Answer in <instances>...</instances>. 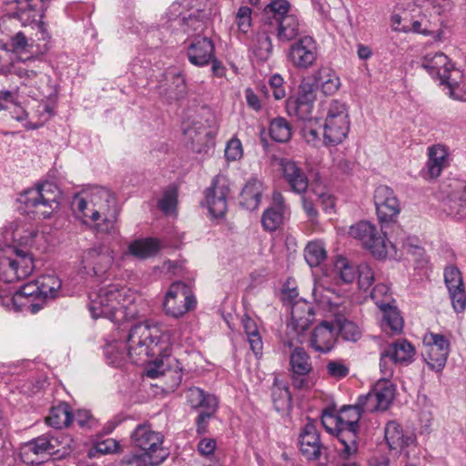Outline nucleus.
<instances>
[{
  "label": "nucleus",
  "mask_w": 466,
  "mask_h": 466,
  "mask_svg": "<svg viewBox=\"0 0 466 466\" xmlns=\"http://www.w3.org/2000/svg\"><path fill=\"white\" fill-rule=\"evenodd\" d=\"M76 218L84 223H96L97 232L107 235L118 233L116 221L119 208L114 195L106 188L95 187L89 191L76 195L72 201Z\"/></svg>",
  "instance_id": "obj_1"
},
{
  "label": "nucleus",
  "mask_w": 466,
  "mask_h": 466,
  "mask_svg": "<svg viewBox=\"0 0 466 466\" xmlns=\"http://www.w3.org/2000/svg\"><path fill=\"white\" fill-rule=\"evenodd\" d=\"M171 333L157 325L141 322L134 325L127 339V356L130 360L138 364L148 358L157 356L160 361L171 355Z\"/></svg>",
  "instance_id": "obj_2"
},
{
  "label": "nucleus",
  "mask_w": 466,
  "mask_h": 466,
  "mask_svg": "<svg viewBox=\"0 0 466 466\" xmlns=\"http://www.w3.org/2000/svg\"><path fill=\"white\" fill-rule=\"evenodd\" d=\"M140 298L131 289L117 284L101 288L90 296L89 310L94 319L105 317L115 322L136 319L139 310L137 301Z\"/></svg>",
  "instance_id": "obj_3"
},
{
  "label": "nucleus",
  "mask_w": 466,
  "mask_h": 466,
  "mask_svg": "<svg viewBox=\"0 0 466 466\" xmlns=\"http://www.w3.org/2000/svg\"><path fill=\"white\" fill-rule=\"evenodd\" d=\"M131 445L140 452H129L123 456L121 464L126 466H158L168 456L164 448V436L154 431L147 422L136 426L130 434Z\"/></svg>",
  "instance_id": "obj_4"
},
{
  "label": "nucleus",
  "mask_w": 466,
  "mask_h": 466,
  "mask_svg": "<svg viewBox=\"0 0 466 466\" xmlns=\"http://www.w3.org/2000/svg\"><path fill=\"white\" fill-rule=\"evenodd\" d=\"M420 5L423 12L420 18L414 19L403 12L406 20L401 26H396V31L431 35L435 41H441L443 32L436 27L441 24L440 16L451 9V0H421Z\"/></svg>",
  "instance_id": "obj_5"
},
{
  "label": "nucleus",
  "mask_w": 466,
  "mask_h": 466,
  "mask_svg": "<svg viewBox=\"0 0 466 466\" xmlns=\"http://www.w3.org/2000/svg\"><path fill=\"white\" fill-rule=\"evenodd\" d=\"M370 413L360 405V396L354 405H344L339 409V416L341 430L339 433V455L341 459H353L359 450L360 420L362 415Z\"/></svg>",
  "instance_id": "obj_6"
},
{
  "label": "nucleus",
  "mask_w": 466,
  "mask_h": 466,
  "mask_svg": "<svg viewBox=\"0 0 466 466\" xmlns=\"http://www.w3.org/2000/svg\"><path fill=\"white\" fill-rule=\"evenodd\" d=\"M60 197L61 192L55 184L45 182L27 189L21 202L27 215L34 218H47L58 208Z\"/></svg>",
  "instance_id": "obj_7"
},
{
  "label": "nucleus",
  "mask_w": 466,
  "mask_h": 466,
  "mask_svg": "<svg viewBox=\"0 0 466 466\" xmlns=\"http://www.w3.org/2000/svg\"><path fill=\"white\" fill-rule=\"evenodd\" d=\"M35 268L32 254L12 245L0 247V281L13 283L31 275Z\"/></svg>",
  "instance_id": "obj_8"
},
{
  "label": "nucleus",
  "mask_w": 466,
  "mask_h": 466,
  "mask_svg": "<svg viewBox=\"0 0 466 466\" xmlns=\"http://www.w3.org/2000/svg\"><path fill=\"white\" fill-rule=\"evenodd\" d=\"M350 235L360 240L362 246L379 259L386 258L390 251L395 249L394 245L388 241L386 234L380 232L376 226L369 221H360L351 226Z\"/></svg>",
  "instance_id": "obj_9"
},
{
  "label": "nucleus",
  "mask_w": 466,
  "mask_h": 466,
  "mask_svg": "<svg viewBox=\"0 0 466 466\" xmlns=\"http://www.w3.org/2000/svg\"><path fill=\"white\" fill-rule=\"evenodd\" d=\"M350 130L349 116L346 105L332 100L328 108L324 124L323 137L326 145L341 143Z\"/></svg>",
  "instance_id": "obj_10"
},
{
  "label": "nucleus",
  "mask_w": 466,
  "mask_h": 466,
  "mask_svg": "<svg viewBox=\"0 0 466 466\" xmlns=\"http://www.w3.org/2000/svg\"><path fill=\"white\" fill-rule=\"evenodd\" d=\"M186 400L193 410H199L196 419L197 432L198 434L206 433L208 422L215 416L218 408L217 397L200 388L191 387L186 391Z\"/></svg>",
  "instance_id": "obj_11"
},
{
  "label": "nucleus",
  "mask_w": 466,
  "mask_h": 466,
  "mask_svg": "<svg viewBox=\"0 0 466 466\" xmlns=\"http://www.w3.org/2000/svg\"><path fill=\"white\" fill-rule=\"evenodd\" d=\"M46 11L45 0H22L10 17L16 18L23 26H35L39 40H47L50 35L46 25L42 21Z\"/></svg>",
  "instance_id": "obj_12"
},
{
  "label": "nucleus",
  "mask_w": 466,
  "mask_h": 466,
  "mask_svg": "<svg viewBox=\"0 0 466 466\" xmlns=\"http://www.w3.org/2000/svg\"><path fill=\"white\" fill-rule=\"evenodd\" d=\"M314 319L312 306L307 301H296L291 307V320L287 327L289 337L285 345L291 348L294 341L302 344L306 338V331Z\"/></svg>",
  "instance_id": "obj_13"
},
{
  "label": "nucleus",
  "mask_w": 466,
  "mask_h": 466,
  "mask_svg": "<svg viewBox=\"0 0 466 466\" xmlns=\"http://www.w3.org/2000/svg\"><path fill=\"white\" fill-rule=\"evenodd\" d=\"M196 304L197 300L191 288L182 281H176L170 285L163 307L167 315L180 318L193 309Z\"/></svg>",
  "instance_id": "obj_14"
},
{
  "label": "nucleus",
  "mask_w": 466,
  "mask_h": 466,
  "mask_svg": "<svg viewBox=\"0 0 466 466\" xmlns=\"http://www.w3.org/2000/svg\"><path fill=\"white\" fill-rule=\"evenodd\" d=\"M114 252L106 245H98L83 251L81 269L90 277L103 278L112 267Z\"/></svg>",
  "instance_id": "obj_15"
},
{
  "label": "nucleus",
  "mask_w": 466,
  "mask_h": 466,
  "mask_svg": "<svg viewBox=\"0 0 466 466\" xmlns=\"http://www.w3.org/2000/svg\"><path fill=\"white\" fill-rule=\"evenodd\" d=\"M294 341L289 354V371L292 384L296 389H309L311 386L310 374L314 371L311 357L304 348Z\"/></svg>",
  "instance_id": "obj_16"
},
{
  "label": "nucleus",
  "mask_w": 466,
  "mask_h": 466,
  "mask_svg": "<svg viewBox=\"0 0 466 466\" xmlns=\"http://www.w3.org/2000/svg\"><path fill=\"white\" fill-rule=\"evenodd\" d=\"M319 56L317 41L310 35L299 36L289 46L288 59L298 69L304 70L316 64Z\"/></svg>",
  "instance_id": "obj_17"
},
{
  "label": "nucleus",
  "mask_w": 466,
  "mask_h": 466,
  "mask_svg": "<svg viewBox=\"0 0 466 466\" xmlns=\"http://www.w3.org/2000/svg\"><path fill=\"white\" fill-rule=\"evenodd\" d=\"M396 386L390 380L380 379L366 395L360 396V405L369 412L384 411L391 405Z\"/></svg>",
  "instance_id": "obj_18"
},
{
  "label": "nucleus",
  "mask_w": 466,
  "mask_h": 466,
  "mask_svg": "<svg viewBox=\"0 0 466 466\" xmlns=\"http://www.w3.org/2000/svg\"><path fill=\"white\" fill-rule=\"evenodd\" d=\"M373 200L380 223L387 224L396 221L400 212V207L392 188L385 185L377 187L374 191Z\"/></svg>",
  "instance_id": "obj_19"
},
{
  "label": "nucleus",
  "mask_w": 466,
  "mask_h": 466,
  "mask_svg": "<svg viewBox=\"0 0 466 466\" xmlns=\"http://www.w3.org/2000/svg\"><path fill=\"white\" fill-rule=\"evenodd\" d=\"M316 95L310 84L304 83L299 86L296 97H290L287 101V111L289 116H295L301 120L309 119Z\"/></svg>",
  "instance_id": "obj_20"
},
{
  "label": "nucleus",
  "mask_w": 466,
  "mask_h": 466,
  "mask_svg": "<svg viewBox=\"0 0 466 466\" xmlns=\"http://www.w3.org/2000/svg\"><path fill=\"white\" fill-rule=\"evenodd\" d=\"M449 355V342L443 335L431 333L423 357L432 370L441 371Z\"/></svg>",
  "instance_id": "obj_21"
},
{
  "label": "nucleus",
  "mask_w": 466,
  "mask_h": 466,
  "mask_svg": "<svg viewBox=\"0 0 466 466\" xmlns=\"http://www.w3.org/2000/svg\"><path fill=\"white\" fill-rule=\"evenodd\" d=\"M215 56V45L211 38L196 35L187 48V57L193 66L203 67L210 64Z\"/></svg>",
  "instance_id": "obj_22"
},
{
  "label": "nucleus",
  "mask_w": 466,
  "mask_h": 466,
  "mask_svg": "<svg viewBox=\"0 0 466 466\" xmlns=\"http://www.w3.org/2000/svg\"><path fill=\"white\" fill-rule=\"evenodd\" d=\"M17 310H27L33 314L44 307V299L40 298L37 280L23 285L11 299Z\"/></svg>",
  "instance_id": "obj_23"
},
{
  "label": "nucleus",
  "mask_w": 466,
  "mask_h": 466,
  "mask_svg": "<svg viewBox=\"0 0 466 466\" xmlns=\"http://www.w3.org/2000/svg\"><path fill=\"white\" fill-rule=\"evenodd\" d=\"M299 447L301 454L309 461H317L325 450L316 425L309 421L301 429L299 436Z\"/></svg>",
  "instance_id": "obj_24"
},
{
  "label": "nucleus",
  "mask_w": 466,
  "mask_h": 466,
  "mask_svg": "<svg viewBox=\"0 0 466 466\" xmlns=\"http://www.w3.org/2000/svg\"><path fill=\"white\" fill-rule=\"evenodd\" d=\"M384 436L390 450L403 451L406 456H409V450L416 448V436L410 432H404L401 425L396 420H390L386 424Z\"/></svg>",
  "instance_id": "obj_25"
},
{
  "label": "nucleus",
  "mask_w": 466,
  "mask_h": 466,
  "mask_svg": "<svg viewBox=\"0 0 466 466\" xmlns=\"http://www.w3.org/2000/svg\"><path fill=\"white\" fill-rule=\"evenodd\" d=\"M283 179L291 192L303 195L309 187V180L304 169L293 160H282L280 163Z\"/></svg>",
  "instance_id": "obj_26"
},
{
  "label": "nucleus",
  "mask_w": 466,
  "mask_h": 466,
  "mask_svg": "<svg viewBox=\"0 0 466 466\" xmlns=\"http://www.w3.org/2000/svg\"><path fill=\"white\" fill-rule=\"evenodd\" d=\"M448 156L447 148L441 144L428 147V160L420 172L421 177L428 181L437 179L449 166Z\"/></svg>",
  "instance_id": "obj_27"
},
{
  "label": "nucleus",
  "mask_w": 466,
  "mask_h": 466,
  "mask_svg": "<svg viewBox=\"0 0 466 466\" xmlns=\"http://www.w3.org/2000/svg\"><path fill=\"white\" fill-rule=\"evenodd\" d=\"M338 331L333 322L322 321L313 329L309 346L319 353H328L335 346Z\"/></svg>",
  "instance_id": "obj_28"
},
{
  "label": "nucleus",
  "mask_w": 466,
  "mask_h": 466,
  "mask_svg": "<svg viewBox=\"0 0 466 466\" xmlns=\"http://www.w3.org/2000/svg\"><path fill=\"white\" fill-rule=\"evenodd\" d=\"M421 66L441 84L447 80L453 70H458L450 58L441 52L427 53L421 59Z\"/></svg>",
  "instance_id": "obj_29"
},
{
  "label": "nucleus",
  "mask_w": 466,
  "mask_h": 466,
  "mask_svg": "<svg viewBox=\"0 0 466 466\" xmlns=\"http://www.w3.org/2000/svg\"><path fill=\"white\" fill-rule=\"evenodd\" d=\"M228 187L217 176L213 178L211 186L206 190V203L210 215L214 218L223 217L228 209L227 195Z\"/></svg>",
  "instance_id": "obj_30"
},
{
  "label": "nucleus",
  "mask_w": 466,
  "mask_h": 466,
  "mask_svg": "<svg viewBox=\"0 0 466 466\" xmlns=\"http://www.w3.org/2000/svg\"><path fill=\"white\" fill-rule=\"evenodd\" d=\"M287 206L280 192L275 191L272 195V206L262 214L261 224L265 230L272 232L278 229L283 222V215Z\"/></svg>",
  "instance_id": "obj_31"
},
{
  "label": "nucleus",
  "mask_w": 466,
  "mask_h": 466,
  "mask_svg": "<svg viewBox=\"0 0 466 466\" xmlns=\"http://www.w3.org/2000/svg\"><path fill=\"white\" fill-rule=\"evenodd\" d=\"M52 445L47 441L45 435L31 440L25 443L21 448V458L25 463L38 464V458L45 455H52Z\"/></svg>",
  "instance_id": "obj_32"
},
{
  "label": "nucleus",
  "mask_w": 466,
  "mask_h": 466,
  "mask_svg": "<svg viewBox=\"0 0 466 466\" xmlns=\"http://www.w3.org/2000/svg\"><path fill=\"white\" fill-rule=\"evenodd\" d=\"M31 58L17 61L9 65L7 72L9 75L17 76L25 86H35L42 78L40 66H30Z\"/></svg>",
  "instance_id": "obj_33"
},
{
  "label": "nucleus",
  "mask_w": 466,
  "mask_h": 466,
  "mask_svg": "<svg viewBox=\"0 0 466 466\" xmlns=\"http://www.w3.org/2000/svg\"><path fill=\"white\" fill-rule=\"evenodd\" d=\"M264 190L265 187L260 179L250 177L240 192L239 204L250 211L257 209L260 204Z\"/></svg>",
  "instance_id": "obj_34"
},
{
  "label": "nucleus",
  "mask_w": 466,
  "mask_h": 466,
  "mask_svg": "<svg viewBox=\"0 0 466 466\" xmlns=\"http://www.w3.org/2000/svg\"><path fill=\"white\" fill-rule=\"evenodd\" d=\"M264 5L265 24L263 26L273 27L280 20L291 13V5L288 0H268Z\"/></svg>",
  "instance_id": "obj_35"
},
{
  "label": "nucleus",
  "mask_w": 466,
  "mask_h": 466,
  "mask_svg": "<svg viewBox=\"0 0 466 466\" xmlns=\"http://www.w3.org/2000/svg\"><path fill=\"white\" fill-rule=\"evenodd\" d=\"M273 28L278 40L282 43L294 41L300 36V23L293 13L278 22Z\"/></svg>",
  "instance_id": "obj_36"
},
{
  "label": "nucleus",
  "mask_w": 466,
  "mask_h": 466,
  "mask_svg": "<svg viewBox=\"0 0 466 466\" xmlns=\"http://www.w3.org/2000/svg\"><path fill=\"white\" fill-rule=\"evenodd\" d=\"M380 309L382 313L381 329L390 335L401 333L404 321L398 308L393 304H390Z\"/></svg>",
  "instance_id": "obj_37"
},
{
  "label": "nucleus",
  "mask_w": 466,
  "mask_h": 466,
  "mask_svg": "<svg viewBox=\"0 0 466 466\" xmlns=\"http://www.w3.org/2000/svg\"><path fill=\"white\" fill-rule=\"evenodd\" d=\"M385 350L399 364L408 365L413 361L415 348L406 339H397L390 343Z\"/></svg>",
  "instance_id": "obj_38"
},
{
  "label": "nucleus",
  "mask_w": 466,
  "mask_h": 466,
  "mask_svg": "<svg viewBox=\"0 0 466 466\" xmlns=\"http://www.w3.org/2000/svg\"><path fill=\"white\" fill-rule=\"evenodd\" d=\"M160 248L159 241L153 238L136 239L129 243L127 253L137 258L145 259L155 256Z\"/></svg>",
  "instance_id": "obj_39"
},
{
  "label": "nucleus",
  "mask_w": 466,
  "mask_h": 466,
  "mask_svg": "<svg viewBox=\"0 0 466 466\" xmlns=\"http://www.w3.org/2000/svg\"><path fill=\"white\" fill-rule=\"evenodd\" d=\"M315 80L325 95H333L340 86L337 73L329 67L320 68L315 75Z\"/></svg>",
  "instance_id": "obj_40"
},
{
  "label": "nucleus",
  "mask_w": 466,
  "mask_h": 466,
  "mask_svg": "<svg viewBox=\"0 0 466 466\" xmlns=\"http://www.w3.org/2000/svg\"><path fill=\"white\" fill-rule=\"evenodd\" d=\"M442 85L448 87L450 97L466 102V85L463 83V74L461 70L451 71Z\"/></svg>",
  "instance_id": "obj_41"
},
{
  "label": "nucleus",
  "mask_w": 466,
  "mask_h": 466,
  "mask_svg": "<svg viewBox=\"0 0 466 466\" xmlns=\"http://www.w3.org/2000/svg\"><path fill=\"white\" fill-rule=\"evenodd\" d=\"M73 420L70 408L66 403H61L50 410L49 415L46 421L48 425L56 429H61L68 426Z\"/></svg>",
  "instance_id": "obj_42"
},
{
  "label": "nucleus",
  "mask_w": 466,
  "mask_h": 466,
  "mask_svg": "<svg viewBox=\"0 0 466 466\" xmlns=\"http://www.w3.org/2000/svg\"><path fill=\"white\" fill-rule=\"evenodd\" d=\"M252 49L254 55L261 61L268 60L272 54L273 45L268 30L265 26L257 34Z\"/></svg>",
  "instance_id": "obj_43"
},
{
  "label": "nucleus",
  "mask_w": 466,
  "mask_h": 466,
  "mask_svg": "<svg viewBox=\"0 0 466 466\" xmlns=\"http://www.w3.org/2000/svg\"><path fill=\"white\" fill-rule=\"evenodd\" d=\"M242 324L251 350L255 355L261 354L263 343L257 323L251 318L245 316L242 319Z\"/></svg>",
  "instance_id": "obj_44"
},
{
  "label": "nucleus",
  "mask_w": 466,
  "mask_h": 466,
  "mask_svg": "<svg viewBox=\"0 0 466 466\" xmlns=\"http://www.w3.org/2000/svg\"><path fill=\"white\" fill-rule=\"evenodd\" d=\"M268 129L270 137L276 142L285 143L291 138V126L284 117L279 116L272 119Z\"/></svg>",
  "instance_id": "obj_45"
},
{
  "label": "nucleus",
  "mask_w": 466,
  "mask_h": 466,
  "mask_svg": "<svg viewBox=\"0 0 466 466\" xmlns=\"http://www.w3.org/2000/svg\"><path fill=\"white\" fill-rule=\"evenodd\" d=\"M334 273L344 283H352L357 277V268L347 258L336 257Z\"/></svg>",
  "instance_id": "obj_46"
},
{
  "label": "nucleus",
  "mask_w": 466,
  "mask_h": 466,
  "mask_svg": "<svg viewBox=\"0 0 466 466\" xmlns=\"http://www.w3.org/2000/svg\"><path fill=\"white\" fill-rule=\"evenodd\" d=\"M334 325L337 329L338 336L340 335L344 340L356 342L361 337L360 328L352 321L337 317Z\"/></svg>",
  "instance_id": "obj_47"
},
{
  "label": "nucleus",
  "mask_w": 466,
  "mask_h": 466,
  "mask_svg": "<svg viewBox=\"0 0 466 466\" xmlns=\"http://www.w3.org/2000/svg\"><path fill=\"white\" fill-rule=\"evenodd\" d=\"M272 402L278 411L289 408L291 403V396L289 388L275 380L271 389Z\"/></svg>",
  "instance_id": "obj_48"
},
{
  "label": "nucleus",
  "mask_w": 466,
  "mask_h": 466,
  "mask_svg": "<svg viewBox=\"0 0 466 466\" xmlns=\"http://www.w3.org/2000/svg\"><path fill=\"white\" fill-rule=\"evenodd\" d=\"M167 81H171L167 91L171 99H180L186 95L187 86L184 76L177 70L169 71L167 75Z\"/></svg>",
  "instance_id": "obj_49"
},
{
  "label": "nucleus",
  "mask_w": 466,
  "mask_h": 466,
  "mask_svg": "<svg viewBox=\"0 0 466 466\" xmlns=\"http://www.w3.org/2000/svg\"><path fill=\"white\" fill-rule=\"evenodd\" d=\"M327 253L321 241L309 242L304 250V258L311 268L318 267L326 258Z\"/></svg>",
  "instance_id": "obj_50"
},
{
  "label": "nucleus",
  "mask_w": 466,
  "mask_h": 466,
  "mask_svg": "<svg viewBox=\"0 0 466 466\" xmlns=\"http://www.w3.org/2000/svg\"><path fill=\"white\" fill-rule=\"evenodd\" d=\"M37 282L39 286L40 298H43L44 303L48 298H56L61 288L60 279L54 275L43 276L37 279Z\"/></svg>",
  "instance_id": "obj_51"
},
{
  "label": "nucleus",
  "mask_w": 466,
  "mask_h": 466,
  "mask_svg": "<svg viewBox=\"0 0 466 466\" xmlns=\"http://www.w3.org/2000/svg\"><path fill=\"white\" fill-rule=\"evenodd\" d=\"M461 204H458L456 201H453L451 198H448L443 202V208L447 212V214L458 219H462L466 218V184L461 183Z\"/></svg>",
  "instance_id": "obj_52"
},
{
  "label": "nucleus",
  "mask_w": 466,
  "mask_h": 466,
  "mask_svg": "<svg viewBox=\"0 0 466 466\" xmlns=\"http://www.w3.org/2000/svg\"><path fill=\"white\" fill-rule=\"evenodd\" d=\"M370 297L379 309L394 302L390 293V288L384 283L376 284L370 292Z\"/></svg>",
  "instance_id": "obj_53"
},
{
  "label": "nucleus",
  "mask_w": 466,
  "mask_h": 466,
  "mask_svg": "<svg viewBox=\"0 0 466 466\" xmlns=\"http://www.w3.org/2000/svg\"><path fill=\"white\" fill-rule=\"evenodd\" d=\"M29 46H31V45L29 44L28 38L21 31L15 33L10 37L7 43L3 45V48L5 51L15 54H22L27 51Z\"/></svg>",
  "instance_id": "obj_54"
},
{
  "label": "nucleus",
  "mask_w": 466,
  "mask_h": 466,
  "mask_svg": "<svg viewBox=\"0 0 466 466\" xmlns=\"http://www.w3.org/2000/svg\"><path fill=\"white\" fill-rule=\"evenodd\" d=\"M309 188L326 205V208L333 206V198L328 193L326 185L319 174H316L311 182H309Z\"/></svg>",
  "instance_id": "obj_55"
},
{
  "label": "nucleus",
  "mask_w": 466,
  "mask_h": 466,
  "mask_svg": "<svg viewBox=\"0 0 466 466\" xmlns=\"http://www.w3.org/2000/svg\"><path fill=\"white\" fill-rule=\"evenodd\" d=\"M177 203V190L175 187H169L164 191L163 197L158 201V207L165 214H171L176 209Z\"/></svg>",
  "instance_id": "obj_56"
},
{
  "label": "nucleus",
  "mask_w": 466,
  "mask_h": 466,
  "mask_svg": "<svg viewBox=\"0 0 466 466\" xmlns=\"http://www.w3.org/2000/svg\"><path fill=\"white\" fill-rule=\"evenodd\" d=\"M357 276L359 286L363 290H367L375 280V273L367 263H362L357 267Z\"/></svg>",
  "instance_id": "obj_57"
},
{
  "label": "nucleus",
  "mask_w": 466,
  "mask_h": 466,
  "mask_svg": "<svg viewBox=\"0 0 466 466\" xmlns=\"http://www.w3.org/2000/svg\"><path fill=\"white\" fill-rule=\"evenodd\" d=\"M321 423L325 430L339 441V433L341 430L339 414L335 415L331 411L324 410L321 416Z\"/></svg>",
  "instance_id": "obj_58"
},
{
  "label": "nucleus",
  "mask_w": 466,
  "mask_h": 466,
  "mask_svg": "<svg viewBox=\"0 0 466 466\" xmlns=\"http://www.w3.org/2000/svg\"><path fill=\"white\" fill-rule=\"evenodd\" d=\"M236 24L238 30L247 34L252 25V10L248 6H240L236 15Z\"/></svg>",
  "instance_id": "obj_59"
},
{
  "label": "nucleus",
  "mask_w": 466,
  "mask_h": 466,
  "mask_svg": "<svg viewBox=\"0 0 466 466\" xmlns=\"http://www.w3.org/2000/svg\"><path fill=\"white\" fill-rule=\"evenodd\" d=\"M396 364L399 363L395 361L390 355H389L386 350H381L380 357V371L382 375L381 379L390 380L394 374Z\"/></svg>",
  "instance_id": "obj_60"
},
{
  "label": "nucleus",
  "mask_w": 466,
  "mask_h": 466,
  "mask_svg": "<svg viewBox=\"0 0 466 466\" xmlns=\"http://www.w3.org/2000/svg\"><path fill=\"white\" fill-rule=\"evenodd\" d=\"M326 368L328 374L337 380L343 379L350 373L349 366L341 360L329 361Z\"/></svg>",
  "instance_id": "obj_61"
},
{
  "label": "nucleus",
  "mask_w": 466,
  "mask_h": 466,
  "mask_svg": "<svg viewBox=\"0 0 466 466\" xmlns=\"http://www.w3.org/2000/svg\"><path fill=\"white\" fill-rule=\"evenodd\" d=\"M450 299L453 309L458 312H463L466 309V292L464 286L449 289Z\"/></svg>",
  "instance_id": "obj_62"
},
{
  "label": "nucleus",
  "mask_w": 466,
  "mask_h": 466,
  "mask_svg": "<svg viewBox=\"0 0 466 466\" xmlns=\"http://www.w3.org/2000/svg\"><path fill=\"white\" fill-rule=\"evenodd\" d=\"M444 280L448 290L464 286L458 268L449 266L444 270Z\"/></svg>",
  "instance_id": "obj_63"
},
{
  "label": "nucleus",
  "mask_w": 466,
  "mask_h": 466,
  "mask_svg": "<svg viewBox=\"0 0 466 466\" xmlns=\"http://www.w3.org/2000/svg\"><path fill=\"white\" fill-rule=\"evenodd\" d=\"M225 157L228 161H237L243 157V147L241 141L237 137H232L226 145Z\"/></svg>",
  "instance_id": "obj_64"
}]
</instances>
